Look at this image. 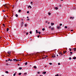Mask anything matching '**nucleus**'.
Here are the masks:
<instances>
[{
  "label": "nucleus",
  "mask_w": 76,
  "mask_h": 76,
  "mask_svg": "<svg viewBox=\"0 0 76 76\" xmlns=\"http://www.w3.org/2000/svg\"><path fill=\"white\" fill-rule=\"evenodd\" d=\"M26 35H28V33H26Z\"/></svg>",
  "instance_id": "42"
},
{
  "label": "nucleus",
  "mask_w": 76,
  "mask_h": 76,
  "mask_svg": "<svg viewBox=\"0 0 76 76\" xmlns=\"http://www.w3.org/2000/svg\"><path fill=\"white\" fill-rule=\"evenodd\" d=\"M37 37H38V38H39V36H38Z\"/></svg>",
  "instance_id": "45"
},
{
  "label": "nucleus",
  "mask_w": 76,
  "mask_h": 76,
  "mask_svg": "<svg viewBox=\"0 0 76 76\" xmlns=\"http://www.w3.org/2000/svg\"><path fill=\"white\" fill-rule=\"evenodd\" d=\"M27 64H28V62H26L25 63V66H26V65H27Z\"/></svg>",
  "instance_id": "9"
},
{
  "label": "nucleus",
  "mask_w": 76,
  "mask_h": 76,
  "mask_svg": "<svg viewBox=\"0 0 76 76\" xmlns=\"http://www.w3.org/2000/svg\"><path fill=\"white\" fill-rule=\"evenodd\" d=\"M64 53H66V51H64Z\"/></svg>",
  "instance_id": "40"
},
{
  "label": "nucleus",
  "mask_w": 76,
  "mask_h": 76,
  "mask_svg": "<svg viewBox=\"0 0 76 76\" xmlns=\"http://www.w3.org/2000/svg\"><path fill=\"white\" fill-rule=\"evenodd\" d=\"M38 33H39V34H41V32L39 31V32H38Z\"/></svg>",
  "instance_id": "30"
},
{
  "label": "nucleus",
  "mask_w": 76,
  "mask_h": 76,
  "mask_svg": "<svg viewBox=\"0 0 76 76\" xmlns=\"http://www.w3.org/2000/svg\"><path fill=\"white\" fill-rule=\"evenodd\" d=\"M29 18V17H27V18Z\"/></svg>",
  "instance_id": "55"
},
{
  "label": "nucleus",
  "mask_w": 76,
  "mask_h": 76,
  "mask_svg": "<svg viewBox=\"0 0 76 76\" xmlns=\"http://www.w3.org/2000/svg\"><path fill=\"white\" fill-rule=\"evenodd\" d=\"M24 26L25 27H26L27 26V24H25Z\"/></svg>",
  "instance_id": "24"
},
{
  "label": "nucleus",
  "mask_w": 76,
  "mask_h": 76,
  "mask_svg": "<svg viewBox=\"0 0 76 76\" xmlns=\"http://www.w3.org/2000/svg\"><path fill=\"white\" fill-rule=\"evenodd\" d=\"M34 69H37V66H34Z\"/></svg>",
  "instance_id": "16"
},
{
  "label": "nucleus",
  "mask_w": 76,
  "mask_h": 76,
  "mask_svg": "<svg viewBox=\"0 0 76 76\" xmlns=\"http://www.w3.org/2000/svg\"><path fill=\"white\" fill-rule=\"evenodd\" d=\"M22 73H19L18 74L19 75H21Z\"/></svg>",
  "instance_id": "15"
},
{
  "label": "nucleus",
  "mask_w": 76,
  "mask_h": 76,
  "mask_svg": "<svg viewBox=\"0 0 76 76\" xmlns=\"http://www.w3.org/2000/svg\"><path fill=\"white\" fill-rule=\"evenodd\" d=\"M12 61V59L10 60V61Z\"/></svg>",
  "instance_id": "51"
},
{
  "label": "nucleus",
  "mask_w": 76,
  "mask_h": 76,
  "mask_svg": "<svg viewBox=\"0 0 76 76\" xmlns=\"http://www.w3.org/2000/svg\"><path fill=\"white\" fill-rule=\"evenodd\" d=\"M27 13H29V11H27Z\"/></svg>",
  "instance_id": "29"
},
{
  "label": "nucleus",
  "mask_w": 76,
  "mask_h": 76,
  "mask_svg": "<svg viewBox=\"0 0 76 76\" xmlns=\"http://www.w3.org/2000/svg\"><path fill=\"white\" fill-rule=\"evenodd\" d=\"M39 76H41V75H40Z\"/></svg>",
  "instance_id": "64"
},
{
  "label": "nucleus",
  "mask_w": 76,
  "mask_h": 76,
  "mask_svg": "<svg viewBox=\"0 0 76 76\" xmlns=\"http://www.w3.org/2000/svg\"><path fill=\"white\" fill-rule=\"evenodd\" d=\"M29 7L30 8V9H32V7L30 5L28 7V8H29Z\"/></svg>",
  "instance_id": "5"
},
{
  "label": "nucleus",
  "mask_w": 76,
  "mask_h": 76,
  "mask_svg": "<svg viewBox=\"0 0 76 76\" xmlns=\"http://www.w3.org/2000/svg\"><path fill=\"white\" fill-rule=\"evenodd\" d=\"M54 25V23H51V26H53V25Z\"/></svg>",
  "instance_id": "8"
},
{
  "label": "nucleus",
  "mask_w": 76,
  "mask_h": 76,
  "mask_svg": "<svg viewBox=\"0 0 76 76\" xmlns=\"http://www.w3.org/2000/svg\"><path fill=\"white\" fill-rule=\"evenodd\" d=\"M6 61L7 62V61H8L7 60Z\"/></svg>",
  "instance_id": "53"
},
{
  "label": "nucleus",
  "mask_w": 76,
  "mask_h": 76,
  "mask_svg": "<svg viewBox=\"0 0 76 76\" xmlns=\"http://www.w3.org/2000/svg\"><path fill=\"white\" fill-rule=\"evenodd\" d=\"M69 60H71V59H72V58H71V57H70L69 58Z\"/></svg>",
  "instance_id": "35"
},
{
  "label": "nucleus",
  "mask_w": 76,
  "mask_h": 76,
  "mask_svg": "<svg viewBox=\"0 0 76 76\" xmlns=\"http://www.w3.org/2000/svg\"><path fill=\"white\" fill-rule=\"evenodd\" d=\"M15 16H16V17H18V14H16L15 15Z\"/></svg>",
  "instance_id": "17"
},
{
  "label": "nucleus",
  "mask_w": 76,
  "mask_h": 76,
  "mask_svg": "<svg viewBox=\"0 0 76 76\" xmlns=\"http://www.w3.org/2000/svg\"><path fill=\"white\" fill-rule=\"evenodd\" d=\"M18 66H20V65H19V64H18Z\"/></svg>",
  "instance_id": "59"
},
{
  "label": "nucleus",
  "mask_w": 76,
  "mask_h": 76,
  "mask_svg": "<svg viewBox=\"0 0 76 76\" xmlns=\"http://www.w3.org/2000/svg\"><path fill=\"white\" fill-rule=\"evenodd\" d=\"M6 65H8V64H6Z\"/></svg>",
  "instance_id": "52"
},
{
  "label": "nucleus",
  "mask_w": 76,
  "mask_h": 76,
  "mask_svg": "<svg viewBox=\"0 0 76 76\" xmlns=\"http://www.w3.org/2000/svg\"><path fill=\"white\" fill-rule=\"evenodd\" d=\"M3 12H5V10H3Z\"/></svg>",
  "instance_id": "41"
},
{
  "label": "nucleus",
  "mask_w": 76,
  "mask_h": 76,
  "mask_svg": "<svg viewBox=\"0 0 76 76\" xmlns=\"http://www.w3.org/2000/svg\"><path fill=\"white\" fill-rule=\"evenodd\" d=\"M15 75H16V74L14 73V75H13V76H15Z\"/></svg>",
  "instance_id": "34"
},
{
  "label": "nucleus",
  "mask_w": 76,
  "mask_h": 76,
  "mask_svg": "<svg viewBox=\"0 0 76 76\" xmlns=\"http://www.w3.org/2000/svg\"><path fill=\"white\" fill-rule=\"evenodd\" d=\"M33 3V2H31V4H32Z\"/></svg>",
  "instance_id": "43"
},
{
  "label": "nucleus",
  "mask_w": 76,
  "mask_h": 76,
  "mask_svg": "<svg viewBox=\"0 0 76 76\" xmlns=\"http://www.w3.org/2000/svg\"><path fill=\"white\" fill-rule=\"evenodd\" d=\"M74 51H76V50H74Z\"/></svg>",
  "instance_id": "58"
},
{
  "label": "nucleus",
  "mask_w": 76,
  "mask_h": 76,
  "mask_svg": "<svg viewBox=\"0 0 76 76\" xmlns=\"http://www.w3.org/2000/svg\"><path fill=\"white\" fill-rule=\"evenodd\" d=\"M48 15H51V13H50V12H49L48 13Z\"/></svg>",
  "instance_id": "28"
},
{
  "label": "nucleus",
  "mask_w": 76,
  "mask_h": 76,
  "mask_svg": "<svg viewBox=\"0 0 76 76\" xmlns=\"http://www.w3.org/2000/svg\"><path fill=\"white\" fill-rule=\"evenodd\" d=\"M32 4H32L31 6H32Z\"/></svg>",
  "instance_id": "61"
},
{
  "label": "nucleus",
  "mask_w": 76,
  "mask_h": 76,
  "mask_svg": "<svg viewBox=\"0 0 76 76\" xmlns=\"http://www.w3.org/2000/svg\"><path fill=\"white\" fill-rule=\"evenodd\" d=\"M58 65H60V63H58Z\"/></svg>",
  "instance_id": "39"
},
{
  "label": "nucleus",
  "mask_w": 76,
  "mask_h": 76,
  "mask_svg": "<svg viewBox=\"0 0 76 76\" xmlns=\"http://www.w3.org/2000/svg\"><path fill=\"white\" fill-rule=\"evenodd\" d=\"M27 21H29V18H28L27 20Z\"/></svg>",
  "instance_id": "21"
},
{
  "label": "nucleus",
  "mask_w": 76,
  "mask_h": 76,
  "mask_svg": "<svg viewBox=\"0 0 76 76\" xmlns=\"http://www.w3.org/2000/svg\"><path fill=\"white\" fill-rule=\"evenodd\" d=\"M57 28L58 29H60L61 28V27L59 26H57Z\"/></svg>",
  "instance_id": "3"
},
{
  "label": "nucleus",
  "mask_w": 76,
  "mask_h": 76,
  "mask_svg": "<svg viewBox=\"0 0 76 76\" xmlns=\"http://www.w3.org/2000/svg\"><path fill=\"white\" fill-rule=\"evenodd\" d=\"M60 26H61L62 25V24H61V23L60 24Z\"/></svg>",
  "instance_id": "37"
},
{
  "label": "nucleus",
  "mask_w": 76,
  "mask_h": 76,
  "mask_svg": "<svg viewBox=\"0 0 76 76\" xmlns=\"http://www.w3.org/2000/svg\"><path fill=\"white\" fill-rule=\"evenodd\" d=\"M2 76H4V75H3Z\"/></svg>",
  "instance_id": "63"
},
{
  "label": "nucleus",
  "mask_w": 76,
  "mask_h": 76,
  "mask_svg": "<svg viewBox=\"0 0 76 76\" xmlns=\"http://www.w3.org/2000/svg\"><path fill=\"white\" fill-rule=\"evenodd\" d=\"M72 50H71V49H69V51H71Z\"/></svg>",
  "instance_id": "48"
},
{
  "label": "nucleus",
  "mask_w": 76,
  "mask_h": 76,
  "mask_svg": "<svg viewBox=\"0 0 76 76\" xmlns=\"http://www.w3.org/2000/svg\"><path fill=\"white\" fill-rule=\"evenodd\" d=\"M73 31V30H72L71 31V32H72V31Z\"/></svg>",
  "instance_id": "49"
},
{
  "label": "nucleus",
  "mask_w": 76,
  "mask_h": 76,
  "mask_svg": "<svg viewBox=\"0 0 76 76\" xmlns=\"http://www.w3.org/2000/svg\"><path fill=\"white\" fill-rule=\"evenodd\" d=\"M23 22H22V23L21 24V26H23Z\"/></svg>",
  "instance_id": "7"
},
{
  "label": "nucleus",
  "mask_w": 76,
  "mask_h": 76,
  "mask_svg": "<svg viewBox=\"0 0 76 76\" xmlns=\"http://www.w3.org/2000/svg\"><path fill=\"white\" fill-rule=\"evenodd\" d=\"M44 58H46V57H45L44 58H43L44 59Z\"/></svg>",
  "instance_id": "56"
},
{
  "label": "nucleus",
  "mask_w": 76,
  "mask_h": 76,
  "mask_svg": "<svg viewBox=\"0 0 76 76\" xmlns=\"http://www.w3.org/2000/svg\"><path fill=\"white\" fill-rule=\"evenodd\" d=\"M54 9L56 10H57V9H58V8L57 7H55L54 8Z\"/></svg>",
  "instance_id": "10"
},
{
  "label": "nucleus",
  "mask_w": 76,
  "mask_h": 76,
  "mask_svg": "<svg viewBox=\"0 0 76 76\" xmlns=\"http://www.w3.org/2000/svg\"><path fill=\"white\" fill-rule=\"evenodd\" d=\"M59 55L60 56H62V55H63V54L61 53L60 52L59 53Z\"/></svg>",
  "instance_id": "6"
},
{
  "label": "nucleus",
  "mask_w": 76,
  "mask_h": 76,
  "mask_svg": "<svg viewBox=\"0 0 76 76\" xmlns=\"http://www.w3.org/2000/svg\"><path fill=\"white\" fill-rule=\"evenodd\" d=\"M64 28H66H66H67V26H65L64 27Z\"/></svg>",
  "instance_id": "20"
},
{
  "label": "nucleus",
  "mask_w": 76,
  "mask_h": 76,
  "mask_svg": "<svg viewBox=\"0 0 76 76\" xmlns=\"http://www.w3.org/2000/svg\"><path fill=\"white\" fill-rule=\"evenodd\" d=\"M38 74H39V72H38Z\"/></svg>",
  "instance_id": "57"
},
{
  "label": "nucleus",
  "mask_w": 76,
  "mask_h": 76,
  "mask_svg": "<svg viewBox=\"0 0 76 76\" xmlns=\"http://www.w3.org/2000/svg\"><path fill=\"white\" fill-rule=\"evenodd\" d=\"M70 53L72 54V52H70Z\"/></svg>",
  "instance_id": "46"
},
{
  "label": "nucleus",
  "mask_w": 76,
  "mask_h": 76,
  "mask_svg": "<svg viewBox=\"0 0 76 76\" xmlns=\"http://www.w3.org/2000/svg\"><path fill=\"white\" fill-rule=\"evenodd\" d=\"M3 26H4V27H5V26H4V24H3Z\"/></svg>",
  "instance_id": "44"
},
{
  "label": "nucleus",
  "mask_w": 76,
  "mask_h": 76,
  "mask_svg": "<svg viewBox=\"0 0 76 76\" xmlns=\"http://www.w3.org/2000/svg\"><path fill=\"white\" fill-rule=\"evenodd\" d=\"M18 12H21V10H19Z\"/></svg>",
  "instance_id": "23"
},
{
  "label": "nucleus",
  "mask_w": 76,
  "mask_h": 76,
  "mask_svg": "<svg viewBox=\"0 0 76 76\" xmlns=\"http://www.w3.org/2000/svg\"><path fill=\"white\" fill-rule=\"evenodd\" d=\"M52 57L53 58H56V55H52Z\"/></svg>",
  "instance_id": "2"
},
{
  "label": "nucleus",
  "mask_w": 76,
  "mask_h": 76,
  "mask_svg": "<svg viewBox=\"0 0 76 76\" xmlns=\"http://www.w3.org/2000/svg\"><path fill=\"white\" fill-rule=\"evenodd\" d=\"M9 28H7V31H9Z\"/></svg>",
  "instance_id": "18"
},
{
  "label": "nucleus",
  "mask_w": 76,
  "mask_h": 76,
  "mask_svg": "<svg viewBox=\"0 0 76 76\" xmlns=\"http://www.w3.org/2000/svg\"><path fill=\"white\" fill-rule=\"evenodd\" d=\"M7 53L9 54V55H10V54L11 53V52L10 51L8 52Z\"/></svg>",
  "instance_id": "4"
},
{
  "label": "nucleus",
  "mask_w": 76,
  "mask_h": 76,
  "mask_svg": "<svg viewBox=\"0 0 76 76\" xmlns=\"http://www.w3.org/2000/svg\"><path fill=\"white\" fill-rule=\"evenodd\" d=\"M46 72H44L43 73V74H46Z\"/></svg>",
  "instance_id": "12"
},
{
  "label": "nucleus",
  "mask_w": 76,
  "mask_h": 76,
  "mask_svg": "<svg viewBox=\"0 0 76 76\" xmlns=\"http://www.w3.org/2000/svg\"><path fill=\"white\" fill-rule=\"evenodd\" d=\"M54 28H51V30H53V29H54Z\"/></svg>",
  "instance_id": "11"
},
{
  "label": "nucleus",
  "mask_w": 76,
  "mask_h": 76,
  "mask_svg": "<svg viewBox=\"0 0 76 76\" xmlns=\"http://www.w3.org/2000/svg\"><path fill=\"white\" fill-rule=\"evenodd\" d=\"M20 61V60H18L17 59H16L15 58L14 59H13L12 61Z\"/></svg>",
  "instance_id": "1"
},
{
  "label": "nucleus",
  "mask_w": 76,
  "mask_h": 76,
  "mask_svg": "<svg viewBox=\"0 0 76 76\" xmlns=\"http://www.w3.org/2000/svg\"><path fill=\"white\" fill-rule=\"evenodd\" d=\"M42 30L43 31H45V28H42Z\"/></svg>",
  "instance_id": "25"
},
{
  "label": "nucleus",
  "mask_w": 76,
  "mask_h": 76,
  "mask_svg": "<svg viewBox=\"0 0 76 76\" xmlns=\"http://www.w3.org/2000/svg\"><path fill=\"white\" fill-rule=\"evenodd\" d=\"M73 59H74V60H75V59H76V57H74L73 58Z\"/></svg>",
  "instance_id": "14"
},
{
  "label": "nucleus",
  "mask_w": 76,
  "mask_h": 76,
  "mask_svg": "<svg viewBox=\"0 0 76 76\" xmlns=\"http://www.w3.org/2000/svg\"><path fill=\"white\" fill-rule=\"evenodd\" d=\"M22 67H20V68H19V69L20 70H22Z\"/></svg>",
  "instance_id": "19"
},
{
  "label": "nucleus",
  "mask_w": 76,
  "mask_h": 76,
  "mask_svg": "<svg viewBox=\"0 0 76 76\" xmlns=\"http://www.w3.org/2000/svg\"><path fill=\"white\" fill-rule=\"evenodd\" d=\"M49 64H50V65H51L52 64V63H50Z\"/></svg>",
  "instance_id": "27"
},
{
  "label": "nucleus",
  "mask_w": 76,
  "mask_h": 76,
  "mask_svg": "<svg viewBox=\"0 0 76 76\" xmlns=\"http://www.w3.org/2000/svg\"><path fill=\"white\" fill-rule=\"evenodd\" d=\"M51 26H49V28H51Z\"/></svg>",
  "instance_id": "38"
},
{
  "label": "nucleus",
  "mask_w": 76,
  "mask_h": 76,
  "mask_svg": "<svg viewBox=\"0 0 76 76\" xmlns=\"http://www.w3.org/2000/svg\"><path fill=\"white\" fill-rule=\"evenodd\" d=\"M27 74V73H25L24 74V75H26Z\"/></svg>",
  "instance_id": "36"
},
{
  "label": "nucleus",
  "mask_w": 76,
  "mask_h": 76,
  "mask_svg": "<svg viewBox=\"0 0 76 76\" xmlns=\"http://www.w3.org/2000/svg\"><path fill=\"white\" fill-rule=\"evenodd\" d=\"M57 57H58V55H57Z\"/></svg>",
  "instance_id": "54"
},
{
  "label": "nucleus",
  "mask_w": 76,
  "mask_h": 76,
  "mask_svg": "<svg viewBox=\"0 0 76 76\" xmlns=\"http://www.w3.org/2000/svg\"><path fill=\"white\" fill-rule=\"evenodd\" d=\"M48 24H49V23H48Z\"/></svg>",
  "instance_id": "62"
},
{
  "label": "nucleus",
  "mask_w": 76,
  "mask_h": 76,
  "mask_svg": "<svg viewBox=\"0 0 76 76\" xmlns=\"http://www.w3.org/2000/svg\"><path fill=\"white\" fill-rule=\"evenodd\" d=\"M30 34H32V31H30Z\"/></svg>",
  "instance_id": "33"
},
{
  "label": "nucleus",
  "mask_w": 76,
  "mask_h": 76,
  "mask_svg": "<svg viewBox=\"0 0 76 76\" xmlns=\"http://www.w3.org/2000/svg\"><path fill=\"white\" fill-rule=\"evenodd\" d=\"M36 33H37V34H38V30H36Z\"/></svg>",
  "instance_id": "22"
},
{
  "label": "nucleus",
  "mask_w": 76,
  "mask_h": 76,
  "mask_svg": "<svg viewBox=\"0 0 76 76\" xmlns=\"http://www.w3.org/2000/svg\"><path fill=\"white\" fill-rule=\"evenodd\" d=\"M76 48H73V50H76Z\"/></svg>",
  "instance_id": "47"
},
{
  "label": "nucleus",
  "mask_w": 76,
  "mask_h": 76,
  "mask_svg": "<svg viewBox=\"0 0 76 76\" xmlns=\"http://www.w3.org/2000/svg\"><path fill=\"white\" fill-rule=\"evenodd\" d=\"M70 19H73L74 18L73 17H71L70 18Z\"/></svg>",
  "instance_id": "26"
},
{
  "label": "nucleus",
  "mask_w": 76,
  "mask_h": 76,
  "mask_svg": "<svg viewBox=\"0 0 76 76\" xmlns=\"http://www.w3.org/2000/svg\"><path fill=\"white\" fill-rule=\"evenodd\" d=\"M61 1H63V0H61Z\"/></svg>",
  "instance_id": "60"
},
{
  "label": "nucleus",
  "mask_w": 76,
  "mask_h": 76,
  "mask_svg": "<svg viewBox=\"0 0 76 76\" xmlns=\"http://www.w3.org/2000/svg\"><path fill=\"white\" fill-rule=\"evenodd\" d=\"M55 76H58V74H57V75H56Z\"/></svg>",
  "instance_id": "31"
},
{
  "label": "nucleus",
  "mask_w": 76,
  "mask_h": 76,
  "mask_svg": "<svg viewBox=\"0 0 76 76\" xmlns=\"http://www.w3.org/2000/svg\"><path fill=\"white\" fill-rule=\"evenodd\" d=\"M59 6L60 7H61V5H60Z\"/></svg>",
  "instance_id": "50"
},
{
  "label": "nucleus",
  "mask_w": 76,
  "mask_h": 76,
  "mask_svg": "<svg viewBox=\"0 0 76 76\" xmlns=\"http://www.w3.org/2000/svg\"><path fill=\"white\" fill-rule=\"evenodd\" d=\"M8 61H10V58H9L8 60Z\"/></svg>",
  "instance_id": "32"
},
{
  "label": "nucleus",
  "mask_w": 76,
  "mask_h": 76,
  "mask_svg": "<svg viewBox=\"0 0 76 76\" xmlns=\"http://www.w3.org/2000/svg\"><path fill=\"white\" fill-rule=\"evenodd\" d=\"M5 73H9V72L7 71H6L5 72Z\"/></svg>",
  "instance_id": "13"
}]
</instances>
